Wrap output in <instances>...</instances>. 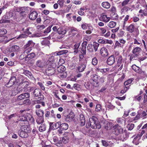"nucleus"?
Listing matches in <instances>:
<instances>
[{
  "mask_svg": "<svg viewBox=\"0 0 147 147\" xmlns=\"http://www.w3.org/2000/svg\"><path fill=\"white\" fill-rule=\"evenodd\" d=\"M113 133L116 135H119V139L122 141L126 140L128 137L126 133L123 131V128L118 124H115L112 127Z\"/></svg>",
  "mask_w": 147,
  "mask_h": 147,
  "instance_id": "obj_1",
  "label": "nucleus"
},
{
  "mask_svg": "<svg viewBox=\"0 0 147 147\" xmlns=\"http://www.w3.org/2000/svg\"><path fill=\"white\" fill-rule=\"evenodd\" d=\"M89 121V122L86 124V128H88L90 126L92 128L94 129H99L101 128L100 123L96 117L93 116L92 117L90 118Z\"/></svg>",
  "mask_w": 147,
  "mask_h": 147,
  "instance_id": "obj_2",
  "label": "nucleus"
},
{
  "mask_svg": "<svg viewBox=\"0 0 147 147\" xmlns=\"http://www.w3.org/2000/svg\"><path fill=\"white\" fill-rule=\"evenodd\" d=\"M44 111L39 110L37 112V124L42 123L44 121Z\"/></svg>",
  "mask_w": 147,
  "mask_h": 147,
  "instance_id": "obj_3",
  "label": "nucleus"
},
{
  "mask_svg": "<svg viewBox=\"0 0 147 147\" xmlns=\"http://www.w3.org/2000/svg\"><path fill=\"white\" fill-rule=\"evenodd\" d=\"M116 58L117 61V66L118 67L120 66L121 68H122L124 60L122 56L121 55H118Z\"/></svg>",
  "mask_w": 147,
  "mask_h": 147,
  "instance_id": "obj_4",
  "label": "nucleus"
},
{
  "mask_svg": "<svg viewBox=\"0 0 147 147\" xmlns=\"http://www.w3.org/2000/svg\"><path fill=\"white\" fill-rule=\"evenodd\" d=\"M29 123L28 121H26V124L22 125L21 127V129L22 131H25L27 133H29L30 132V129L29 127Z\"/></svg>",
  "mask_w": 147,
  "mask_h": 147,
  "instance_id": "obj_5",
  "label": "nucleus"
},
{
  "mask_svg": "<svg viewBox=\"0 0 147 147\" xmlns=\"http://www.w3.org/2000/svg\"><path fill=\"white\" fill-rule=\"evenodd\" d=\"M16 82V78L14 76L11 77L9 82L5 84L6 86L10 87L13 86Z\"/></svg>",
  "mask_w": 147,
  "mask_h": 147,
  "instance_id": "obj_6",
  "label": "nucleus"
},
{
  "mask_svg": "<svg viewBox=\"0 0 147 147\" xmlns=\"http://www.w3.org/2000/svg\"><path fill=\"white\" fill-rule=\"evenodd\" d=\"M147 115V111L146 112L143 111L141 112L140 111H138V114L136 117L133 118L134 121L137 120L140 118V117H144Z\"/></svg>",
  "mask_w": 147,
  "mask_h": 147,
  "instance_id": "obj_7",
  "label": "nucleus"
},
{
  "mask_svg": "<svg viewBox=\"0 0 147 147\" xmlns=\"http://www.w3.org/2000/svg\"><path fill=\"white\" fill-rule=\"evenodd\" d=\"M100 20L104 22H108L110 20V18L105 13H102L99 18Z\"/></svg>",
  "mask_w": 147,
  "mask_h": 147,
  "instance_id": "obj_8",
  "label": "nucleus"
},
{
  "mask_svg": "<svg viewBox=\"0 0 147 147\" xmlns=\"http://www.w3.org/2000/svg\"><path fill=\"white\" fill-rule=\"evenodd\" d=\"M115 57L113 55L110 56L108 58L107 61V64L109 65H112L115 63Z\"/></svg>",
  "mask_w": 147,
  "mask_h": 147,
  "instance_id": "obj_9",
  "label": "nucleus"
},
{
  "mask_svg": "<svg viewBox=\"0 0 147 147\" xmlns=\"http://www.w3.org/2000/svg\"><path fill=\"white\" fill-rule=\"evenodd\" d=\"M30 94L28 93H23L18 96L17 99L18 100H20L25 98H28Z\"/></svg>",
  "mask_w": 147,
  "mask_h": 147,
  "instance_id": "obj_10",
  "label": "nucleus"
},
{
  "mask_svg": "<svg viewBox=\"0 0 147 147\" xmlns=\"http://www.w3.org/2000/svg\"><path fill=\"white\" fill-rule=\"evenodd\" d=\"M100 54L102 57L107 56L109 54L107 49L105 47L102 48L100 50Z\"/></svg>",
  "mask_w": 147,
  "mask_h": 147,
  "instance_id": "obj_11",
  "label": "nucleus"
},
{
  "mask_svg": "<svg viewBox=\"0 0 147 147\" xmlns=\"http://www.w3.org/2000/svg\"><path fill=\"white\" fill-rule=\"evenodd\" d=\"M46 72L47 74L49 76H51L53 75L55 72V68H51V67H49L46 70Z\"/></svg>",
  "mask_w": 147,
  "mask_h": 147,
  "instance_id": "obj_12",
  "label": "nucleus"
},
{
  "mask_svg": "<svg viewBox=\"0 0 147 147\" xmlns=\"http://www.w3.org/2000/svg\"><path fill=\"white\" fill-rule=\"evenodd\" d=\"M44 99V97L42 95L37 96V104H41L42 106H45V103L42 101Z\"/></svg>",
  "mask_w": 147,
  "mask_h": 147,
  "instance_id": "obj_13",
  "label": "nucleus"
},
{
  "mask_svg": "<svg viewBox=\"0 0 147 147\" xmlns=\"http://www.w3.org/2000/svg\"><path fill=\"white\" fill-rule=\"evenodd\" d=\"M20 123L21 124H26V121H28V118L27 117L26 115V116H21L20 117Z\"/></svg>",
  "mask_w": 147,
  "mask_h": 147,
  "instance_id": "obj_14",
  "label": "nucleus"
},
{
  "mask_svg": "<svg viewBox=\"0 0 147 147\" xmlns=\"http://www.w3.org/2000/svg\"><path fill=\"white\" fill-rule=\"evenodd\" d=\"M141 49L140 47H134L133 50L132 51L133 53L137 54L138 55H139L141 51Z\"/></svg>",
  "mask_w": 147,
  "mask_h": 147,
  "instance_id": "obj_15",
  "label": "nucleus"
},
{
  "mask_svg": "<svg viewBox=\"0 0 147 147\" xmlns=\"http://www.w3.org/2000/svg\"><path fill=\"white\" fill-rule=\"evenodd\" d=\"M113 124L111 122H109L107 121H105L104 123V126L105 128L108 130L111 128L113 126Z\"/></svg>",
  "mask_w": 147,
  "mask_h": 147,
  "instance_id": "obj_16",
  "label": "nucleus"
},
{
  "mask_svg": "<svg viewBox=\"0 0 147 147\" xmlns=\"http://www.w3.org/2000/svg\"><path fill=\"white\" fill-rule=\"evenodd\" d=\"M19 135L20 137L22 138H26L28 136V133L24 131H22L21 129L19 132Z\"/></svg>",
  "mask_w": 147,
  "mask_h": 147,
  "instance_id": "obj_17",
  "label": "nucleus"
},
{
  "mask_svg": "<svg viewBox=\"0 0 147 147\" xmlns=\"http://www.w3.org/2000/svg\"><path fill=\"white\" fill-rule=\"evenodd\" d=\"M60 122L59 121L57 122L56 123H54L53 126H51V124L50 125V127L51 129L53 130L55 129L58 128L59 127H60Z\"/></svg>",
  "mask_w": 147,
  "mask_h": 147,
  "instance_id": "obj_18",
  "label": "nucleus"
},
{
  "mask_svg": "<svg viewBox=\"0 0 147 147\" xmlns=\"http://www.w3.org/2000/svg\"><path fill=\"white\" fill-rule=\"evenodd\" d=\"M80 123L81 126H84L85 123V121L84 116L83 114H81L80 115Z\"/></svg>",
  "mask_w": 147,
  "mask_h": 147,
  "instance_id": "obj_19",
  "label": "nucleus"
},
{
  "mask_svg": "<svg viewBox=\"0 0 147 147\" xmlns=\"http://www.w3.org/2000/svg\"><path fill=\"white\" fill-rule=\"evenodd\" d=\"M69 127L68 124L66 123H61L60 122V129H62L63 130H67Z\"/></svg>",
  "mask_w": 147,
  "mask_h": 147,
  "instance_id": "obj_20",
  "label": "nucleus"
},
{
  "mask_svg": "<svg viewBox=\"0 0 147 147\" xmlns=\"http://www.w3.org/2000/svg\"><path fill=\"white\" fill-rule=\"evenodd\" d=\"M37 17V13L35 11L31 12L29 16V18L32 20H35Z\"/></svg>",
  "mask_w": 147,
  "mask_h": 147,
  "instance_id": "obj_21",
  "label": "nucleus"
},
{
  "mask_svg": "<svg viewBox=\"0 0 147 147\" xmlns=\"http://www.w3.org/2000/svg\"><path fill=\"white\" fill-rule=\"evenodd\" d=\"M67 31L65 29L61 27L58 28L57 32L59 34L64 35L66 34Z\"/></svg>",
  "mask_w": 147,
  "mask_h": 147,
  "instance_id": "obj_22",
  "label": "nucleus"
},
{
  "mask_svg": "<svg viewBox=\"0 0 147 147\" xmlns=\"http://www.w3.org/2000/svg\"><path fill=\"white\" fill-rule=\"evenodd\" d=\"M126 30L132 33L134 30V26L133 24H131L129 26L127 27Z\"/></svg>",
  "mask_w": 147,
  "mask_h": 147,
  "instance_id": "obj_23",
  "label": "nucleus"
},
{
  "mask_svg": "<svg viewBox=\"0 0 147 147\" xmlns=\"http://www.w3.org/2000/svg\"><path fill=\"white\" fill-rule=\"evenodd\" d=\"M35 56V54L34 53H32L27 55L25 57V60L26 61H28L29 59L33 58Z\"/></svg>",
  "mask_w": 147,
  "mask_h": 147,
  "instance_id": "obj_24",
  "label": "nucleus"
},
{
  "mask_svg": "<svg viewBox=\"0 0 147 147\" xmlns=\"http://www.w3.org/2000/svg\"><path fill=\"white\" fill-rule=\"evenodd\" d=\"M66 68L65 67L62 65H59L57 68V71L59 73H62L64 72L65 71Z\"/></svg>",
  "mask_w": 147,
  "mask_h": 147,
  "instance_id": "obj_25",
  "label": "nucleus"
},
{
  "mask_svg": "<svg viewBox=\"0 0 147 147\" xmlns=\"http://www.w3.org/2000/svg\"><path fill=\"white\" fill-rule=\"evenodd\" d=\"M139 13L141 14H140V16L143 17V16H147V10L144 9H140L139 11Z\"/></svg>",
  "mask_w": 147,
  "mask_h": 147,
  "instance_id": "obj_26",
  "label": "nucleus"
},
{
  "mask_svg": "<svg viewBox=\"0 0 147 147\" xmlns=\"http://www.w3.org/2000/svg\"><path fill=\"white\" fill-rule=\"evenodd\" d=\"M86 67V65L85 64H81L79 65L77 68L78 71L81 72H83Z\"/></svg>",
  "mask_w": 147,
  "mask_h": 147,
  "instance_id": "obj_27",
  "label": "nucleus"
},
{
  "mask_svg": "<svg viewBox=\"0 0 147 147\" xmlns=\"http://www.w3.org/2000/svg\"><path fill=\"white\" fill-rule=\"evenodd\" d=\"M132 68L133 70L135 72L138 73H140L141 70L140 69L139 67L135 65H133L132 66Z\"/></svg>",
  "mask_w": 147,
  "mask_h": 147,
  "instance_id": "obj_28",
  "label": "nucleus"
},
{
  "mask_svg": "<svg viewBox=\"0 0 147 147\" xmlns=\"http://www.w3.org/2000/svg\"><path fill=\"white\" fill-rule=\"evenodd\" d=\"M80 45V43L79 42L77 43L74 45V54H76L78 53V49Z\"/></svg>",
  "mask_w": 147,
  "mask_h": 147,
  "instance_id": "obj_29",
  "label": "nucleus"
},
{
  "mask_svg": "<svg viewBox=\"0 0 147 147\" xmlns=\"http://www.w3.org/2000/svg\"><path fill=\"white\" fill-rule=\"evenodd\" d=\"M101 5L103 7L106 9H109L110 7V3L106 1L103 2L101 4Z\"/></svg>",
  "mask_w": 147,
  "mask_h": 147,
  "instance_id": "obj_30",
  "label": "nucleus"
},
{
  "mask_svg": "<svg viewBox=\"0 0 147 147\" xmlns=\"http://www.w3.org/2000/svg\"><path fill=\"white\" fill-rule=\"evenodd\" d=\"M19 49V46L17 45H14L11 47L9 49V51L14 52L18 51Z\"/></svg>",
  "mask_w": 147,
  "mask_h": 147,
  "instance_id": "obj_31",
  "label": "nucleus"
},
{
  "mask_svg": "<svg viewBox=\"0 0 147 147\" xmlns=\"http://www.w3.org/2000/svg\"><path fill=\"white\" fill-rule=\"evenodd\" d=\"M116 25V22L113 21H110L107 24L108 26L111 28H113Z\"/></svg>",
  "mask_w": 147,
  "mask_h": 147,
  "instance_id": "obj_32",
  "label": "nucleus"
},
{
  "mask_svg": "<svg viewBox=\"0 0 147 147\" xmlns=\"http://www.w3.org/2000/svg\"><path fill=\"white\" fill-rule=\"evenodd\" d=\"M109 69L107 68L106 69H100L97 68L96 71L98 72H101L103 74L105 73L109 70Z\"/></svg>",
  "mask_w": 147,
  "mask_h": 147,
  "instance_id": "obj_33",
  "label": "nucleus"
},
{
  "mask_svg": "<svg viewBox=\"0 0 147 147\" xmlns=\"http://www.w3.org/2000/svg\"><path fill=\"white\" fill-rule=\"evenodd\" d=\"M140 139V137H138V136H137L134 138L133 141V143L136 145H138L139 143V140Z\"/></svg>",
  "mask_w": 147,
  "mask_h": 147,
  "instance_id": "obj_34",
  "label": "nucleus"
},
{
  "mask_svg": "<svg viewBox=\"0 0 147 147\" xmlns=\"http://www.w3.org/2000/svg\"><path fill=\"white\" fill-rule=\"evenodd\" d=\"M27 117L28 118V121L29 122L32 123L34 122V120L33 117L30 114H28L26 115Z\"/></svg>",
  "mask_w": 147,
  "mask_h": 147,
  "instance_id": "obj_35",
  "label": "nucleus"
},
{
  "mask_svg": "<svg viewBox=\"0 0 147 147\" xmlns=\"http://www.w3.org/2000/svg\"><path fill=\"white\" fill-rule=\"evenodd\" d=\"M134 44H137V45H141L142 42L141 40L139 38L135 39L134 40Z\"/></svg>",
  "mask_w": 147,
  "mask_h": 147,
  "instance_id": "obj_36",
  "label": "nucleus"
},
{
  "mask_svg": "<svg viewBox=\"0 0 147 147\" xmlns=\"http://www.w3.org/2000/svg\"><path fill=\"white\" fill-rule=\"evenodd\" d=\"M139 56L137 54H135L133 53L130 55V60L131 61L133 60L136 59Z\"/></svg>",
  "mask_w": 147,
  "mask_h": 147,
  "instance_id": "obj_37",
  "label": "nucleus"
},
{
  "mask_svg": "<svg viewBox=\"0 0 147 147\" xmlns=\"http://www.w3.org/2000/svg\"><path fill=\"white\" fill-rule=\"evenodd\" d=\"M82 51H81V54H80L79 57L80 59L79 61H81L82 59L83 58L84 56V55L86 54V51L84 49L81 50Z\"/></svg>",
  "mask_w": 147,
  "mask_h": 147,
  "instance_id": "obj_38",
  "label": "nucleus"
},
{
  "mask_svg": "<svg viewBox=\"0 0 147 147\" xmlns=\"http://www.w3.org/2000/svg\"><path fill=\"white\" fill-rule=\"evenodd\" d=\"M91 78L93 81L95 82H97L98 80V77L97 75L95 74H94L93 75H92Z\"/></svg>",
  "mask_w": 147,
  "mask_h": 147,
  "instance_id": "obj_39",
  "label": "nucleus"
},
{
  "mask_svg": "<svg viewBox=\"0 0 147 147\" xmlns=\"http://www.w3.org/2000/svg\"><path fill=\"white\" fill-rule=\"evenodd\" d=\"M46 126L44 124H41L39 127V130L40 131L42 132L46 130Z\"/></svg>",
  "mask_w": 147,
  "mask_h": 147,
  "instance_id": "obj_40",
  "label": "nucleus"
},
{
  "mask_svg": "<svg viewBox=\"0 0 147 147\" xmlns=\"http://www.w3.org/2000/svg\"><path fill=\"white\" fill-rule=\"evenodd\" d=\"M7 33V31L6 29L5 28L0 29V36H1L2 35L5 34Z\"/></svg>",
  "mask_w": 147,
  "mask_h": 147,
  "instance_id": "obj_41",
  "label": "nucleus"
},
{
  "mask_svg": "<svg viewBox=\"0 0 147 147\" xmlns=\"http://www.w3.org/2000/svg\"><path fill=\"white\" fill-rule=\"evenodd\" d=\"M124 32L122 30H120L117 32V35L119 37H121L123 36L124 34Z\"/></svg>",
  "mask_w": 147,
  "mask_h": 147,
  "instance_id": "obj_42",
  "label": "nucleus"
},
{
  "mask_svg": "<svg viewBox=\"0 0 147 147\" xmlns=\"http://www.w3.org/2000/svg\"><path fill=\"white\" fill-rule=\"evenodd\" d=\"M24 89V91L27 92L28 93L31 92L34 90L33 88L31 87L25 88Z\"/></svg>",
  "mask_w": 147,
  "mask_h": 147,
  "instance_id": "obj_43",
  "label": "nucleus"
},
{
  "mask_svg": "<svg viewBox=\"0 0 147 147\" xmlns=\"http://www.w3.org/2000/svg\"><path fill=\"white\" fill-rule=\"evenodd\" d=\"M99 45V44L97 42H94L93 43V47L94 48V50L95 51H97Z\"/></svg>",
  "mask_w": 147,
  "mask_h": 147,
  "instance_id": "obj_44",
  "label": "nucleus"
},
{
  "mask_svg": "<svg viewBox=\"0 0 147 147\" xmlns=\"http://www.w3.org/2000/svg\"><path fill=\"white\" fill-rule=\"evenodd\" d=\"M102 142L103 146L108 147H111V146L110 145H109L108 143L106 140H102Z\"/></svg>",
  "mask_w": 147,
  "mask_h": 147,
  "instance_id": "obj_45",
  "label": "nucleus"
},
{
  "mask_svg": "<svg viewBox=\"0 0 147 147\" xmlns=\"http://www.w3.org/2000/svg\"><path fill=\"white\" fill-rule=\"evenodd\" d=\"M38 146L40 147H51V146L50 145H45V142L43 141H42V142L40 144L38 145Z\"/></svg>",
  "mask_w": 147,
  "mask_h": 147,
  "instance_id": "obj_46",
  "label": "nucleus"
},
{
  "mask_svg": "<svg viewBox=\"0 0 147 147\" xmlns=\"http://www.w3.org/2000/svg\"><path fill=\"white\" fill-rule=\"evenodd\" d=\"M107 26L103 28H100V30L101 33L102 35H103L106 33L107 31Z\"/></svg>",
  "mask_w": 147,
  "mask_h": 147,
  "instance_id": "obj_47",
  "label": "nucleus"
},
{
  "mask_svg": "<svg viewBox=\"0 0 147 147\" xmlns=\"http://www.w3.org/2000/svg\"><path fill=\"white\" fill-rule=\"evenodd\" d=\"M68 52V51L67 50H63L57 53V55H61L67 53Z\"/></svg>",
  "mask_w": 147,
  "mask_h": 147,
  "instance_id": "obj_48",
  "label": "nucleus"
},
{
  "mask_svg": "<svg viewBox=\"0 0 147 147\" xmlns=\"http://www.w3.org/2000/svg\"><path fill=\"white\" fill-rule=\"evenodd\" d=\"M69 141V138L65 136L62 138V141L64 143H67Z\"/></svg>",
  "mask_w": 147,
  "mask_h": 147,
  "instance_id": "obj_49",
  "label": "nucleus"
},
{
  "mask_svg": "<svg viewBox=\"0 0 147 147\" xmlns=\"http://www.w3.org/2000/svg\"><path fill=\"white\" fill-rule=\"evenodd\" d=\"M92 64L94 65H97L98 63V61L96 58L94 57L92 59Z\"/></svg>",
  "mask_w": 147,
  "mask_h": 147,
  "instance_id": "obj_50",
  "label": "nucleus"
},
{
  "mask_svg": "<svg viewBox=\"0 0 147 147\" xmlns=\"http://www.w3.org/2000/svg\"><path fill=\"white\" fill-rule=\"evenodd\" d=\"M133 80L132 79L128 80H127L125 81L124 83L125 86H127L130 84L133 81Z\"/></svg>",
  "mask_w": 147,
  "mask_h": 147,
  "instance_id": "obj_51",
  "label": "nucleus"
},
{
  "mask_svg": "<svg viewBox=\"0 0 147 147\" xmlns=\"http://www.w3.org/2000/svg\"><path fill=\"white\" fill-rule=\"evenodd\" d=\"M31 50V49L30 47H28V48L26 49L24 51V53L25 54V55L27 56L28 54L29 53Z\"/></svg>",
  "mask_w": 147,
  "mask_h": 147,
  "instance_id": "obj_52",
  "label": "nucleus"
},
{
  "mask_svg": "<svg viewBox=\"0 0 147 147\" xmlns=\"http://www.w3.org/2000/svg\"><path fill=\"white\" fill-rule=\"evenodd\" d=\"M53 143L54 144H57V145L58 146V144H59L58 142V138L56 136H54L53 139Z\"/></svg>",
  "mask_w": 147,
  "mask_h": 147,
  "instance_id": "obj_53",
  "label": "nucleus"
},
{
  "mask_svg": "<svg viewBox=\"0 0 147 147\" xmlns=\"http://www.w3.org/2000/svg\"><path fill=\"white\" fill-rule=\"evenodd\" d=\"M116 121L118 123L120 124H122L123 122H125L124 120L121 118H117Z\"/></svg>",
  "mask_w": 147,
  "mask_h": 147,
  "instance_id": "obj_54",
  "label": "nucleus"
},
{
  "mask_svg": "<svg viewBox=\"0 0 147 147\" xmlns=\"http://www.w3.org/2000/svg\"><path fill=\"white\" fill-rule=\"evenodd\" d=\"M23 74L28 77L31 76V73L28 70L24 71L23 72Z\"/></svg>",
  "mask_w": 147,
  "mask_h": 147,
  "instance_id": "obj_55",
  "label": "nucleus"
},
{
  "mask_svg": "<svg viewBox=\"0 0 147 147\" xmlns=\"http://www.w3.org/2000/svg\"><path fill=\"white\" fill-rule=\"evenodd\" d=\"M22 30L25 33L27 34L28 35L30 34H31L29 31V28H27L25 30L24 28H23L22 29Z\"/></svg>",
  "mask_w": 147,
  "mask_h": 147,
  "instance_id": "obj_56",
  "label": "nucleus"
},
{
  "mask_svg": "<svg viewBox=\"0 0 147 147\" xmlns=\"http://www.w3.org/2000/svg\"><path fill=\"white\" fill-rule=\"evenodd\" d=\"M49 59H48V61L50 62V63L53 62L54 61V57L51 54L49 56Z\"/></svg>",
  "mask_w": 147,
  "mask_h": 147,
  "instance_id": "obj_57",
  "label": "nucleus"
},
{
  "mask_svg": "<svg viewBox=\"0 0 147 147\" xmlns=\"http://www.w3.org/2000/svg\"><path fill=\"white\" fill-rule=\"evenodd\" d=\"M93 46L92 45L89 44L88 45L87 48L88 50L90 51H92L93 50Z\"/></svg>",
  "mask_w": 147,
  "mask_h": 147,
  "instance_id": "obj_58",
  "label": "nucleus"
},
{
  "mask_svg": "<svg viewBox=\"0 0 147 147\" xmlns=\"http://www.w3.org/2000/svg\"><path fill=\"white\" fill-rule=\"evenodd\" d=\"M129 86H125L124 87L123 89L121 91V93L123 94V93H124L125 92L127 91V90L129 89Z\"/></svg>",
  "mask_w": 147,
  "mask_h": 147,
  "instance_id": "obj_59",
  "label": "nucleus"
},
{
  "mask_svg": "<svg viewBox=\"0 0 147 147\" xmlns=\"http://www.w3.org/2000/svg\"><path fill=\"white\" fill-rule=\"evenodd\" d=\"M32 41H29L28 43L24 46V48L25 49H26L28 47H29L31 44L32 43Z\"/></svg>",
  "mask_w": 147,
  "mask_h": 147,
  "instance_id": "obj_60",
  "label": "nucleus"
},
{
  "mask_svg": "<svg viewBox=\"0 0 147 147\" xmlns=\"http://www.w3.org/2000/svg\"><path fill=\"white\" fill-rule=\"evenodd\" d=\"M23 103L24 104H25L27 105H29L31 103L30 100L29 99H26L23 101Z\"/></svg>",
  "mask_w": 147,
  "mask_h": 147,
  "instance_id": "obj_61",
  "label": "nucleus"
},
{
  "mask_svg": "<svg viewBox=\"0 0 147 147\" xmlns=\"http://www.w3.org/2000/svg\"><path fill=\"white\" fill-rule=\"evenodd\" d=\"M65 62V61L63 59L60 58L59 59V61L58 62V65H61L64 63Z\"/></svg>",
  "mask_w": 147,
  "mask_h": 147,
  "instance_id": "obj_62",
  "label": "nucleus"
},
{
  "mask_svg": "<svg viewBox=\"0 0 147 147\" xmlns=\"http://www.w3.org/2000/svg\"><path fill=\"white\" fill-rule=\"evenodd\" d=\"M51 27L52 26H49L44 31V33H48L51 30Z\"/></svg>",
  "mask_w": 147,
  "mask_h": 147,
  "instance_id": "obj_63",
  "label": "nucleus"
},
{
  "mask_svg": "<svg viewBox=\"0 0 147 147\" xmlns=\"http://www.w3.org/2000/svg\"><path fill=\"white\" fill-rule=\"evenodd\" d=\"M71 15L72 14L71 13H70L67 14L66 15V17L69 21H70L71 20L72 17Z\"/></svg>",
  "mask_w": 147,
  "mask_h": 147,
  "instance_id": "obj_64",
  "label": "nucleus"
}]
</instances>
